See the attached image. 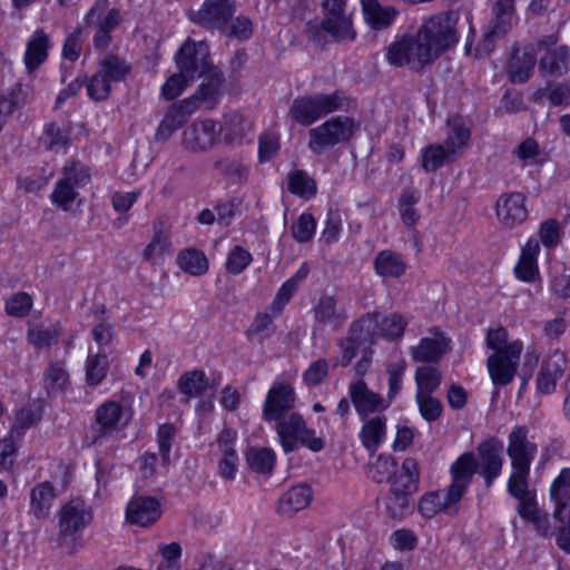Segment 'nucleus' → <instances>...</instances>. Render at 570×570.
<instances>
[{
  "label": "nucleus",
  "instance_id": "a211bd4d",
  "mask_svg": "<svg viewBox=\"0 0 570 570\" xmlns=\"http://www.w3.org/2000/svg\"><path fill=\"white\" fill-rule=\"evenodd\" d=\"M196 110H198L196 105L188 98L173 104L157 128L156 139L161 141L169 139L173 132L181 128Z\"/></svg>",
  "mask_w": 570,
  "mask_h": 570
},
{
  "label": "nucleus",
  "instance_id": "3c124183",
  "mask_svg": "<svg viewBox=\"0 0 570 570\" xmlns=\"http://www.w3.org/2000/svg\"><path fill=\"white\" fill-rule=\"evenodd\" d=\"M224 29L225 30L222 31L223 36L245 41L253 35V22L246 16L233 17L229 22L226 23V28Z\"/></svg>",
  "mask_w": 570,
  "mask_h": 570
},
{
  "label": "nucleus",
  "instance_id": "4c0bfd02",
  "mask_svg": "<svg viewBox=\"0 0 570 570\" xmlns=\"http://www.w3.org/2000/svg\"><path fill=\"white\" fill-rule=\"evenodd\" d=\"M208 387V379L202 370L185 372L178 380V390L187 397L199 396L206 392Z\"/></svg>",
  "mask_w": 570,
  "mask_h": 570
},
{
  "label": "nucleus",
  "instance_id": "423d86ee",
  "mask_svg": "<svg viewBox=\"0 0 570 570\" xmlns=\"http://www.w3.org/2000/svg\"><path fill=\"white\" fill-rule=\"evenodd\" d=\"M175 61L178 70L194 81L216 67L212 60L208 43L191 38H187L180 46L175 55Z\"/></svg>",
  "mask_w": 570,
  "mask_h": 570
},
{
  "label": "nucleus",
  "instance_id": "393cba45",
  "mask_svg": "<svg viewBox=\"0 0 570 570\" xmlns=\"http://www.w3.org/2000/svg\"><path fill=\"white\" fill-rule=\"evenodd\" d=\"M550 498L556 503L553 517L559 522L566 521V512L570 511V469L564 468L550 487Z\"/></svg>",
  "mask_w": 570,
  "mask_h": 570
},
{
  "label": "nucleus",
  "instance_id": "1a4fd4ad",
  "mask_svg": "<svg viewBox=\"0 0 570 570\" xmlns=\"http://www.w3.org/2000/svg\"><path fill=\"white\" fill-rule=\"evenodd\" d=\"M122 406L116 401H106L95 411V421L86 434L89 446L102 445L104 442L119 429Z\"/></svg>",
  "mask_w": 570,
  "mask_h": 570
},
{
  "label": "nucleus",
  "instance_id": "aec40b11",
  "mask_svg": "<svg viewBox=\"0 0 570 570\" xmlns=\"http://www.w3.org/2000/svg\"><path fill=\"white\" fill-rule=\"evenodd\" d=\"M567 368V357L560 351L551 353L541 364L537 376V389L543 394H550L556 390L557 380Z\"/></svg>",
  "mask_w": 570,
  "mask_h": 570
},
{
  "label": "nucleus",
  "instance_id": "412c9836",
  "mask_svg": "<svg viewBox=\"0 0 570 570\" xmlns=\"http://www.w3.org/2000/svg\"><path fill=\"white\" fill-rule=\"evenodd\" d=\"M160 503L153 497H135L126 509V518L131 524L148 527L160 518Z\"/></svg>",
  "mask_w": 570,
  "mask_h": 570
},
{
  "label": "nucleus",
  "instance_id": "4be33fe9",
  "mask_svg": "<svg viewBox=\"0 0 570 570\" xmlns=\"http://www.w3.org/2000/svg\"><path fill=\"white\" fill-rule=\"evenodd\" d=\"M524 203L525 197L521 193L501 195L497 202L499 219L509 227L524 222L528 217V209Z\"/></svg>",
  "mask_w": 570,
  "mask_h": 570
},
{
  "label": "nucleus",
  "instance_id": "338daca9",
  "mask_svg": "<svg viewBox=\"0 0 570 570\" xmlns=\"http://www.w3.org/2000/svg\"><path fill=\"white\" fill-rule=\"evenodd\" d=\"M31 307L32 299L24 292L12 295L6 303L7 314L14 317L26 316L30 312Z\"/></svg>",
  "mask_w": 570,
  "mask_h": 570
},
{
  "label": "nucleus",
  "instance_id": "864d4df0",
  "mask_svg": "<svg viewBox=\"0 0 570 570\" xmlns=\"http://www.w3.org/2000/svg\"><path fill=\"white\" fill-rule=\"evenodd\" d=\"M469 485L452 481L443 491V512L448 515H456L459 503Z\"/></svg>",
  "mask_w": 570,
  "mask_h": 570
},
{
  "label": "nucleus",
  "instance_id": "052dcab7",
  "mask_svg": "<svg viewBox=\"0 0 570 570\" xmlns=\"http://www.w3.org/2000/svg\"><path fill=\"white\" fill-rule=\"evenodd\" d=\"M86 87L88 96L95 101L106 100L111 92V82L98 69Z\"/></svg>",
  "mask_w": 570,
  "mask_h": 570
},
{
  "label": "nucleus",
  "instance_id": "c756f323",
  "mask_svg": "<svg viewBox=\"0 0 570 570\" xmlns=\"http://www.w3.org/2000/svg\"><path fill=\"white\" fill-rule=\"evenodd\" d=\"M364 19L375 30L390 27L397 11L392 7H382L377 0H361Z\"/></svg>",
  "mask_w": 570,
  "mask_h": 570
},
{
  "label": "nucleus",
  "instance_id": "a18cd8bd",
  "mask_svg": "<svg viewBox=\"0 0 570 570\" xmlns=\"http://www.w3.org/2000/svg\"><path fill=\"white\" fill-rule=\"evenodd\" d=\"M246 462L254 472L269 474L275 464V454L267 448H250L246 453Z\"/></svg>",
  "mask_w": 570,
  "mask_h": 570
},
{
  "label": "nucleus",
  "instance_id": "f8f14e48",
  "mask_svg": "<svg viewBox=\"0 0 570 570\" xmlns=\"http://www.w3.org/2000/svg\"><path fill=\"white\" fill-rule=\"evenodd\" d=\"M92 520L91 508L80 499H72L59 511V535L75 537Z\"/></svg>",
  "mask_w": 570,
  "mask_h": 570
},
{
  "label": "nucleus",
  "instance_id": "c85d7f7f",
  "mask_svg": "<svg viewBox=\"0 0 570 570\" xmlns=\"http://www.w3.org/2000/svg\"><path fill=\"white\" fill-rule=\"evenodd\" d=\"M28 102L29 94L20 82H16L8 90L0 92V131L14 110Z\"/></svg>",
  "mask_w": 570,
  "mask_h": 570
},
{
  "label": "nucleus",
  "instance_id": "5701e85b",
  "mask_svg": "<svg viewBox=\"0 0 570 570\" xmlns=\"http://www.w3.org/2000/svg\"><path fill=\"white\" fill-rule=\"evenodd\" d=\"M450 340L436 332L434 337H423L411 348V355L416 363H438L451 350Z\"/></svg>",
  "mask_w": 570,
  "mask_h": 570
},
{
  "label": "nucleus",
  "instance_id": "bf43d9fd",
  "mask_svg": "<svg viewBox=\"0 0 570 570\" xmlns=\"http://www.w3.org/2000/svg\"><path fill=\"white\" fill-rule=\"evenodd\" d=\"M41 420V413L31 407H22L16 415L10 435L21 438L24 432Z\"/></svg>",
  "mask_w": 570,
  "mask_h": 570
},
{
  "label": "nucleus",
  "instance_id": "13d9d810",
  "mask_svg": "<svg viewBox=\"0 0 570 570\" xmlns=\"http://www.w3.org/2000/svg\"><path fill=\"white\" fill-rule=\"evenodd\" d=\"M253 261L252 254L242 246H235L227 255L225 267L233 275L240 274Z\"/></svg>",
  "mask_w": 570,
  "mask_h": 570
},
{
  "label": "nucleus",
  "instance_id": "09e8293b",
  "mask_svg": "<svg viewBox=\"0 0 570 570\" xmlns=\"http://www.w3.org/2000/svg\"><path fill=\"white\" fill-rule=\"evenodd\" d=\"M108 366V360L105 354L89 355L86 362V382L88 385H99L107 375Z\"/></svg>",
  "mask_w": 570,
  "mask_h": 570
},
{
  "label": "nucleus",
  "instance_id": "39448f33",
  "mask_svg": "<svg viewBox=\"0 0 570 570\" xmlns=\"http://www.w3.org/2000/svg\"><path fill=\"white\" fill-rule=\"evenodd\" d=\"M355 122L351 117L336 116L308 131V148L315 155L343 142H347L355 131Z\"/></svg>",
  "mask_w": 570,
  "mask_h": 570
},
{
  "label": "nucleus",
  "instance_id": "ddd939ff",
  "mask_svg": "<svg viewBox=\"0 0 570 570\" xmlns=\"http://www.w3.org/2000/svg\"><path fill=\"white\" fill-rule=\"evenodd\" d=\"M529 430L524 425H517L508 435L507 454L512 469L530 470L538 446L528 439Z\"/></svg>",
  "mask_w": 570,
  "mask_h": 570
},
{
  "label": "nucleus",
  "instance_id": "20e7f679",
  "mask_svg": "<svg viewBox=\"0 0 570 570\" xmlns=\"http://www.w3.org/2000/svg\"><path fill=\"white\" fill-rule=\"evenodd\" d=\"M275 422L276 432L285 453L295 451L299 445L312 452H320L324 449L323 439L316 436L315 430L306 425L299 413L292 412Z\"/></svg>",
  "mask_w": 570,
  "mask_h": 570
},
{
  "label": "nucleus",
  "instance_id": "c03bdc74",
  "mask_svg": "<svg viewBox=\"0 0 570 570\" xmlns=\"http://www.w3.org/2000/svg\"><path fill=\"white\" fill-rule=\"evenodd\" d=\"M442 382L441 372L433 366H420L415 371L416 394H433Z\"/></svg>",
  "mask_w": 570,
  "mask_h": 570
},
{
  "label": "nucleus",
  "instance_id": "c9c22d12",
  "mask_svg": "<svg viewBox=\"0 0 570 570\" xmlns=\"http://www.w3.org/2000/svg\"><path fill=\"white\" fill-rule=\"evenodd\" d=\"M287 189L291 194L304 199H311L317 194L315 179L303 169H296L288 174Z\"/></svg>",
  "mask_w": 570,
  "mask_h": 570
},
{
  "label": "nucleus",
  "instance_id": "cd10ccee",
  "mask_svg": "<svg viewBox=\"0 0 570 570\" xmlns=\"http://www.w3.org/2000/svg\"><path fill=\"white\" fill-rule=\"evenodd\" d=\"M419 464L413 458H406L401 466V472L392 479L391 489L412 497L419 489Z\"/></svg>",
  "mask_w": 570,
  "mask_h": 570
},
{
  "label": "nucleus",
  "instance_id": "5fc2aeb1",
  "mask_svg": "<svg viewBox=\"0 0 570 570\" xmlns=\"http://www.w3.org/2000/svg\"><path fill=\"white\" fill-rule=\"evenodd\" d=\"M316 229V220L309 213H303L292 224L291 232L294 239L298 243H306L314 236Z\"/></svg>",
  "mask_w": 570,
  "mask_h": 570
},
{
  "label": "nucleus",
  "instance_id": "0e129e2a",
  "mask_svg": "<svg viewBox=\"0 0 570 570\" xmlns=\"http://www.w3.org/2000/svg\"><path fill=\"white\" fill-rule=\"evenodd\" d=\"M194 80L186 77L184 72L178 70V72L171 75L166 82L161 87V95L167 100L175 99L178 97Z\"/></svg>",
  "mask_w": 570,
  "mask_h": 570
},
{
  "label": "nucleus",
  "instance_id": "f257e3e1",
  "mask_svg": "<svg viewBox=\"0 0 570 570\" xmlns=\"http://www.w3.org/2000/svg\"><path fill=\"white\" fill-rule=\"evenodd\" d=\"M458 40L455 20L450 14L434 16L424 21L415 36H404L391 43L386 59L394 67L410 66L420 71Z\"/></svg>",
  "mask_w": 570,
  "mask_h": 570
},
{
  "label": "nucleus",
  "instance_id": "2eb2a0df",
  "mask_svg": "<svg viewBox=\"0 0 570 570\" xmlns=\"http://www.w3.org/2000/svg\"><path fill=\"white\" fill-rule=\"evenodd\" d=\"M225 82L224 72L215 67L202 76V82L188 99L193 100L197 109L205 107L212 110L218 105L224 95Z\"/></svg>",
  "mask_w": 570,
  "mask_h": 570
},
{
  "label": "nucleus",
  "instance_id": "a878e982",
  "mask_svg": "<svg viewBox=\"0 0 570 570\" xmlns=\"http://www.w3.org/2000/svg\"><path fill=\"white\" fill-rule=\"evenodd\" d=\"M312 497L313 492L308 485H294L279 498L277 511L282 515L292 517L307 508L312 501Z\"/></svg>",
  "mask_w": 570,
  "mask_h": 570
},
{
  "label": "nucleus",
  "instance_id": "72a5a7b5",
  "mask_svg": "<svg viewBox=\"0 0 570 570\" xmlns=\"http://www.w3.org/2000/svg\"><path fill=\"white\" fill-rule=\"evenodd\" d=\"M374 269L382 277H401L406 271V263L401 254L390 249L381 250L374 258Z\"/></svg>",
  "mask_w": 570,
  "mask_h": 570
},
{
  "label": "nucleus",
  "instance_id": "b1692460",
  "mask_svg": "<svg viewBox=\"0 0 570 570\" xmlns=\"http://www.w3.org/2000/svg\"><path fill=\"white\" fill-rule=\"evenodd\" d=\"M535 62L534 49L521 52L519 48H514L507 67L509 80L513 83L527 82L533 73Z\"/></svg>",
  "mask_w": 570,
  "mask_h": 570
},
{
  "label": "nucleus",
  "instance_id": "e2e57ef3",
  "mask_svg": "<svg viewBox=\"0 0 570 570\" xmlns=\"http://www.w3.org/2000/svg\"><path fill=\"white\" fill-rule=\"evenodd\" d=\"M171 243L167 235L161 232H155L153 240L144 249L142 256L146 261L153 262L160 258L165 254H169Z\"/></svg>",
  "mask_w": 570,
  "mask_h": 570
},
{
  "label": "nucleus",
  "instance_id": "473e14b6",
  "mask_svg": "<svg viewBox=\"0 0 570 570\" xmlns=\"http://www.w3.org/2000/svg\"><path fill=\"white\" fill-rule=\"evenodd\" d=\"M379 313H367L357 321L353 322L348 334L353 337L354 342L358 344H373L379 333L380 325Z\"/></svg>",
  "mask_w": 570,
  "mask_h": 570
},
{
  "label": "nucleus",
  "instance_id": "7c9ffc66",
  "mask_svg": "<svg viewBox=\"0 0 570 570\" xmlns=\"http://www.w3.org/2000/svg\"><path fill=\"white\" fill-rule=\"evenodd\" d=\"M569 50L566 46H560L548 50L539 61V70L551 77L559 78L569 70Z\"/></svg>",
  "mask_w": 570,
  "mask_h": 570
},
{
  "label": "nucleus",
  "instance_id": "4d7b16f0",
  "mask_svg": "<svg viewBox=\"0 0 570 570\" xmlns=\"http://www.w3.org/2000/svg\"><path fill=\"white\" fill-rule=\"evenodd\" d=\"M513 472L508 480V492L515 499H523V497L530 494L529 491V475L530 470L525 469H512Z\"/></svg>",
  "mask_w": 570,
  "mask_h": 570
},
{
  "label": "nucleus",
  "instance_id": "de8ad7c7",
  "mask_svg": "<svg viewBox=\"0 0 570 570\" xmlns=\"http://www.w3.org/2000/svg\"><path fill=\"white\" fill-rule=\"evenodd\" d=\"M396 465L397 463L393 456L380 454L368 469L370 478L379 484L385 481L392 483V479L396 473Z\"/></svg>",
  "mask_w": 570,
  "mask_h": 570
},
{
  "label": "nucleus",
  "instance_id": "0eeeda50",
  "mask_svg": "<svg viewBox=\"0 0 570 570\" xmlns=\"http://www.w3.org/2000/svg\"><path fill=\"white\" fill-rule=\"evenodd\" d=\"M493 18L489 29L484 32L483 38L476 47V55H490L498 39L503 38L515 23L514 17V1L513 0H499L492 8Z\"/></svg>",
  "mask_w": 570,
  "mask_h": 570
},
{
  "label": "nucleus",
  "instance_id": "4468645a",
  "mask_svg": "<svg viewBox=\"0 0 570 570\" xmlns=\"http://www.w3.org/2000/svg\"><path fill=\"white\" fill-rule=\"evenodd\" d=\"M222 132L223 125L213 119L195 121L183 132V144L188 150L205 151L216 145Z\"/></svg>",
  "mask_w": 570,
  "mask_h": 570
},
{
  "label": "nucleus",
  "instance_id": "f03ea898",
  "mask_svg": "<svg viewBox=\"0 0 570 570\" xmlns=\"http://www.w3.org/2000/svg\"><path fill=\"white\" fill-rule=\"evenodd\" d=\"M323 19L309 21L306 33L309 39L321 45L324 33H327L336 42H352L356 38L353 26V13L348 10L347 0H322Z\"/></svg>",
  "mask_w": 570,
  "mask_h": 570
},
{
  "label": "nucleus",
  "instance_id": "e433bc0d",
  "mask_svg": "<svg viewBox=\"0 0 570 570\" xmlns=\"http://www.w3.org/2000/svg\"><path fill=\"white\" fill-rule=\"evenodd\" d=\"M98 70L112 83L124 81L130 73L131 66L116 55H107L98 63Z\"/></svg>",
  "mask_w": 570,
  "mask_h": 570
},
{
  "label": "nucleus",
  "instance_id": "79ce46f5",
  "mask_svg": "<svg viewBox=\"0 0 570 570\" xmlns=\"http://www.w3.org/2000/svg\"><path fill=\"white\" fill-rule=\"evenodd\" d=\"M70 141V131L59 127L55 122L46 125L43 134L40 137L41 146H43L47 150L55 153L66 148Z\"/></svg>",
  "mask_w": 570,
  "mask_h": 570
},
{
  "label": "nucleus",
  "instance_id": "f704fd0d",
  "mask_svg": "<svg viewBox=\"0 0 570 570\" xmlns=\"http://www.w3.org/2000/svg\"><path fill=\"white\" fill-rule=\"evenodd\" d=\"M53 498L55 490L49 482L37 484L30 492V512L38 519L45 518L49 513Z\"/></svg>",
  "mask_w": 570,
  "mask_h": 570
},
{
  "label": "nucleus",
  "instance_id": "2f4dec72",
  "mask_svg": "<svg viewBox=\"0 0 570 570\" xmlns=\"http://www.w3.org/2000/svg\"><path fill=\"white\" fill-rule=\"evenodd\" d=\"M49 39L43 30L38 29L27 43L24 63L29 72L35 71L48 56Z\"/></svg>",
  "mask_w": 570,
  "mask_h": 570
},
{
  "label": "nucleus",
  "instance_id": "7ed1b4c3",
  "mask_svg": "<svg viewBox=\"0 0 570 570\" xmlns=\"http://www.w3.org/2000/svg\"><path fill=\"white\" fill-rule=\"evenodd\" d=\"M346 97L343 91L304 95L295 98L288 109V117L301 126H311L328 114L343 109Z\"/></svg>",
  "mask_w": 570,
  "mask_h": 570
},
{
  "label": "nucleus",
  "instance_id": "bb28decb",
  "mask_svg": "<svg viewBox=\"0 0 570 570\" xmlns=\"http://www.w3.org/2000/svg\"><path fill=\"white\" fill-rule=\"evenodd\" d=\"M360 431L362 445L374 454L383 443L386 434V416L377 415L372 419L366 417Z\"/></svg>",
  "mask_w": 570,
  "mask_h": 570
},
{
  "label": "nucleus",
  "instance_id": "9b49d317",
  "mask_svg": "<svg viewBox=\"0 0 570 570\" xmlns=\"http://www.w3.org/2000/svg\"><path fill=\"white\" fill-rule=\"evenodd\" d=\"M503 444L497 438L482 441L476 448L479 473L484 479L487 488L501 474L503 468Z\"/></svg>",
  "mask_w": 570,
  "mask_h": 570
},
{
  "label": "nucleus",
  "instance_id": "49530a36",
  "mask_svg": "<svg viewBox=\"0 0 570 570\" xmlns=\"http://www.w3.org/2000/svg\"><path fill=\"white\" fill-rule=\"evenodd\" d=\"M453 154L442 145H430L422 154V167L426 171H435L445 163L453 160Z\"/></svg>",
  "mask_w": 570,
  "mask_h": 570
},
{
  "label": "nucleus",
  "instance_id": "8fccbe9b",
  "mask_svg": "<svg viewBox=\"0 0 570 570\" xmlns=\"http://www.w3.org/2000/svg\"><path fill=\"white\" fill-rule=\"evenodd\" d=\"M386 513L393 519H403L412 511L411 497L390 489L385 499Z\"/></svg>",
  "mask_w": 570,
  "mask_h": 570
},
{
  "label": "nucleus",
  "instance_id": "37998d69",
  "mask_svg": "<svg viewBox=\"0 0 570 570\" xmlns=\"http://www.w3.org/2000/svg\"><path fill=\"white\" fill-rule=\"evenodd\" d=\"M68 383L69 374L61 363H52L47 367L43 385L49 396L63 392Z\"/></svg>",
  "mask_w": 570,
  "mask_h": 570
},
{
  "label": "nucleus",
  "instance_id": "9d476101",
  "mask_svg": "<svg viewBox=\"0 0 570 570\" xmlns=\"http://www.w3.org/2000/svg\"><path fill=\"white\" fill-rule=\"evenodd\" d=\"M522 343L514 341L504 350L493 352L487 361L488 371L494 385L504 386L512 382L522 352Z\"/></svg>",
  "mask_w": 570,
  "mask_h": 570
},
{
  "label": "nucleus",
  "instance_id": "6ab92c4d",
  "mask_svg": "<svg viewBox=\"0 0 570 570\" xmlns=\"http://www.w3.org/2000/svg\"><path fill=\"white\" fill-rule=\"evenodd\" d=\"M315 327L338 331L347 321L344 308L337 307V301L332 295H323L313 308Z\"/></svg>",
  "mask_w": 570,
  "mask_h": 570
},
{
  "label": "nucleus",
  "instance_id": "f3484780",
  "mask_svg": "<svg viewBox=\"0 0 570 570\" xmlns=\"http://www.w3.org/2000/svg\"><path fill=\"white\" fill-rule=\"evenodd\" d=\"M348 396L361 420L389 407V402H385L381 394L370 390L362 379L348 385Z\"/></svg>",
  "mask_w": 570,
  "mask_h": 570
},
{
  "label": "nucleus",
  "instance_id": "58836bf2",
  "mask_svg": "<svg viewBox=\"0 0 570 570\" xmlns=\"http://www.w3.org/2000/svg\"><path fill=\"white\" fill-rule=\"evenodd\" d=\"M547 99L553 107L570 106V85L567 82L549 83L544 88H539L534 92V100L542 101Z\"/></svg>",
  "mask_w": 570,
  "mask_h": 570
},
{
  "label": "nucleus",
  "instance_id": "dca6fc26",
  "mask_svg": "<svg viewBox=\"0 0 570 570\" xmlns=\"http://www.w3.org/2000/svg\"><path fill=\"white\" fill-rule=\"evenodd\" d=\"M295 391L289 383L275 382L266 394L263 419L272 422L287 415L295 405Z\"/></svg>",
  "mask_w": 570,
  "mask_h": 570
},
{
  "label": "nucleus",
  "instance_id": "774afa93",
  "mask_svg": "<svg viewBox=\"0 0 570 570\" xmlns=\"http://www.w3.org/2000/svg\"><path fill=\"white\" fill-rule=\"evenodd\" d=\"M76 191L72 183L62 178L60 179L51 194V199L55 204L67 209L68 206L75 200Z\"/></svg>",
  "mask_w": 570,
  "mask_h": 570
},
{
  "label": "nucleus",
  "instance_id": "ea45409f",
  "mask_svg": "<svg viewBox=\"0 0 570 570\" xmlns=\"http://www.w3.org/2000/svg\"><path fill=\"white\" fill-rule=\"evenodd\" d=\"M177 264L184 272L193 276H200L208 271L207 257L196 248L181 250L177 256Z\"/></svg>",
  "mask_w": 570,
  "mask_h": 570
},
{
  "label": "nucleus",
  "instance_id": "603ef678",
  "mask_svg": "<svg viewBox=\"0 0 570 570\" xmlns=\"http://www.w3.org/2000/svg\"><path fill=\"white\" fill-rule=\"evenodd\" d=\"M415 401L421 416L428 422L439 420L443 413L442 402L432 394H415Z\"/></svg>",
  "mask_w": 570,
  "mask_h": 570
},
{
  "label": "nucleus",
  "instance_id": "680f3d73",
  "mask_svg": "<svg viewBox=\"0 0 570 570\" xmlns=\"http://www.w3.org/2000/svg\"><path fill=\"white\" fill-rule=\"evenodd\" d=\"M274 333L273 317L268 313H258L248 327L246 335L249 340L257 337L261 342Z\"/></svg>",
  "mask_w": 570,
  "mask_h": 570
},
{
  "label": "nucleus",
  "instance_id": "6e6d98bb",
  "mask_svg": "<svg viewBox=\"0 0 570 570\" xmlns=\"http://www.w3.org/2000/svg\"><path fill=\"white\" fill-rule=\"evenodd\" d=\"M407 322L400 314L393 313L385 316L379 325L380 333L389 341L403 336Z\"/></svg>",
  "mask_w": 570,
  "mask_h": 570
},
{
  "label": "nucleus",
  "instance_id": "6e6552de",
  "mask_svg": "<svg viewBox=\"0 0 570 570\" xmlns=\"http://www.w3.org/2000/svg\"><path fill=\"white\" fill-rule=\"evenodd\" d=\"M235 12V0H205L198 10H189L187 16L199 27L222 33Z\"/></svg>",
  "mask_w": 570,
  "mask_h": 570
},
{
  "label": "nucleus",
  "instance_id": "a19ab883",
  "mask_svg": "<svg viewBox=\"0 0 570 570\" xmlns=\"http://www.w3.org/2000/svg\"><path fill=\"white\" fill-rule=\"evenodd\" d=\"M478 471L476 459L473 453L461 454L451 465L450 474L452 481L470 485L473 475Z\"/></svg>",
  "mask_w": 570,
  "mask_h": 570
},
{
  "label": "nucleus",
  "instance_id": "69168bd1",
  "mask_svg": "<svg viewBox=\"0 0 570 570\" xmlns=\"http://www.w3.org/2000/svg\"><path fill=\"white\" fill-rule=\"evenodd\" d=\"M406 368V362L400 361L395 363H391L387 366V374H389V392L387 396L385 399V402H389V405L391 402L395 399V396L399 394L402 387V379L403 374Z\"/></svg>",
  "mask_w": 570,
  "mask_h": 570
}]
</instances>
